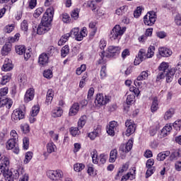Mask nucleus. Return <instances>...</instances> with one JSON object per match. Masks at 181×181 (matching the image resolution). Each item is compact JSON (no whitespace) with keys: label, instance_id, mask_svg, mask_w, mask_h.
<instances>
[{"label":"nucleus","instance_id":"obj_1","mask_svg":"<svg viewBox=\"0 0 181 181\" xmlns=\"http://www.w3.org/2000/svg\"><path fill=\"white\" fill-rule=\"evenodd\" d=\"M0 171L3 173L6 181H14L19 177L18 181H29V174L25 170L23 166H18L16 168L8 170L11 161L9 158L0 154Z\"/></svg>","mask_w":181,"mask_h":181},{"label":"nucleus","instance_id":"obj_2","mask_svg":"<svg viewBox=\"0 0 181 181\" xmlns=\"http://www.w3.org/2000/svg\"><path fill=\"white\" fill-rule=\"evenodd\" d=\"M175 73H176V68L169 69V63L163 62L158 66L156 81H160L165 77L166 83H172Z\"/></svg>","mask_w":181,"mask_h":181},{"label":"nucleus","instance_id":"obj_3","mask_svg":"<svg viewBox=\"0 0 181 181\" xmlns=\"http://www.w3.org/2000/svg\"><path fill=\"white\" fill-rule=\"evenodd\" d=\"M104 52L100 54V59L98 61V64H104L107 62V57H117L121 53V47L110 45L107 47V55H105Z\"/></svg>","mask_w":181,"mask_h":181},{"label":"nucleus","instance_id":"obj_4","mask_svg":"<svg viewBox=\"0 0 181 181\" xmlns=\"http://www.w3.org/2000/svg\"><path fill=\"white\" fill-rule=\"evenodd\" d=\"M54 16V8L53 7L48 8L42 18L41 22L52 26V21Z\"/></svg>","mask_w":181,"mask_h":181},{"label":"nucleus","instance_id":"obj_5","mask_svg":"<svg viewBox=\"0 0 181 181\" xmlns=\"http://www.w3.org/2000/svg\"><path fill=\"white\" fill-rule=\"evenodd\" d=\"M127 28L125 27L121 28L120 25H115L113 29L112 30L110 38L111 40H115V39H119V37L124 35Z\"/></svg>","mask_w":181,"mask_h":181},{"label":"nucleus","instance_id":"obj_6","mask_svg":"<svg viewBox=\"0 0 181 181\" xmlns=\"http://www.w3.org/2000/svg\"><path fill=\"white\" fill-rule=\"evenodd\" d=\"M110 100L111 99L110 98V96L105 95L103 93H98L96 95L95 104L97 107H103V105H107Z\"/></svg>","mask_w":181,"mask_h":181},{"label":"nucleus","instance_id":"obj_7","mask_svg":"<svg viewBox=\"0 0 181 181\" xmlns=\"http://www.w3.org/2000/svg\"><path fill=\"white\" fill-rule=\"evenodd\" d=\"M156 22V13L155 11H148L144 17V23L147 26H153Z\"/></svg>","mask_w":181,"mask_h":181},{"label":"nucleus","instance_id":"obj_8","mask_svg":"<svg viewBox=\"0 0 181 181\" xmlns=\"http://www.w3.org/2000/svg\"><path fill=\"white\" fill-rule=\"evenodd\" d=\"M51 28L52 25L41 22L37 27H33V29L37 35H45V33H47L50 30Z\"/></svg>","mask_w":181,"mask_h":181},{"label":"nucleus","instance_id":"obj_9","mask_svg":"<svg viewBox=\"0 0 181 181\" xmlns=\"http://www.w3.org/2000/svg\"><path fill=\"white\" fill-rule=\"evenodd\" d=\"M6 149L8 151H12L13 153L18 155L20 152L19 146H18V141L13 139H8L6 144Z\"/></svg>","mask_w":181,"mask_h":181},{"label":"nucleus","instance_id":"obj_10","mask_svg":"<svg viewBox=\"0 0 181 181\" xmlns=\"http://www.w3.org/2000/svg\"><path fill=\"white\" fill-rule=\"evenodd\" d=\"M47 176L51 180H60L63 177V171L60 170H49L47 172Z\"/></svg>","mask_w":181,"mask_h":181},{"label":"nucleus","instance_id":"obj_11","mask_svg":"<svg viewBox=\"0 0 181 181\" xmlns=\"http://www.w3.org/2000/svg\"><path fill=\"white\" fill-rule=\"evenodd\" d=\"M126 130V136H131L134 132H135V129L136 128V124L134 123V120L132 119H127L125 122Z\"/></svg>","mask_w":181,"mask_h":181},{"label":"nucleus","instance_id":"obj_12","mask_svg":"<svg viewBox=\"0 0 181 181\" xmlns=\"http://www.w3.org/2000/svg\"><path fill=\"white\" fill-rule=\"evenodd\" d=\"M25 118V113L21 109H16L13 111L11 115L12 121H21V119H23Z\"/></svg>","mask_w":181,"mask_h":181},{"label":"nucleus","instance_id":"obj_13","mask_svg":"<svg viewBox=\"0 0 181 181\" xmlns=\"http://www.w3.org/2000/svg\"><path fill=\"white\" fill-rule=\"evenodd\" d=\"M145 59H148L145 49H141L139 51L138 56L134 59V65L138 66L139 64H141V63H142Z\"/></svg>","mask_w":181,"mask_h":181},{"label":"nucleus","instance_id":"obj_14","mask_svg":"<svg viewBox=\"0 0 181 181\" xmlns=\"http://www.w3.org/2000/svg\"><path fill=\"white\" fill-rule=\"evenodd\" d=\"M118 127V123L115 121H112L109 123V125L107 127V133L110 136H114L115 135V132L117 131V127Z\"/></svg>","mask_w":181,"mask_h":181},{"label":"nucleus","instance_id":"obj_15","mask_svg":"<svg viewBox=\"0 0 181 181\" xmlns=\"http://www.w3.org/2000/svg\"><path fill=\"white\" fill-rule=\"evenodd\" d=\"M134 146V139H130L126 144H122L120 146L119 151L124 153H128L129 151L132 149V146Z\"/></svg>","mask_w":181,"mask_h":181},{"label":"nucleus","instance_id":"obj_16","mask_svg":"<svg viewBox=\"0 0 181 181\" xmlns=\"http://www.w3.org/2000/svg\"><path fill=\"white\" fill-rule=\"evenodd\" d=\"M35 98V88H30L27 89L24 95V101L25 103H30Z\"/></svg>","mask_w":181,"mask_h":181},{"label":"nucleus","instance_id":"obj_17","mask_svg":"<svg viewBox=\"0 0 181 181\" xmlns=\"http://www.w3.org/2000/svg\"><path fill=\"white\" fill-rule=\"evenodd\" d=\"M158 53L161 57H170V56H172L173 54V52H172V49L168 47H160L158 48Z\"/></svg>","mask_w":181,"mask_h":181},{"label":"nucleus","instance_id":"obj_18","mask_svg":"<svg viewBox=\"0 0 181 181\" xmlns=\"http://www.w3.org/2000/svg\"><path fill=\"white\" fill-rule=\"evenodd\" d=\"M100 135H101V127L100 126H98L93 132L88 134V136L91 141H94Z\"/></svg>","mask_w":181,"mask_h":181},{"label":"nucleus","instance_id":"obj_19","mask_svg":"<svg viewBox=\"0 0 181 181\" xmlns=\"http://www.w3.org/2000/svg\"><path fill=\"white\" fill-rule=\"evenodd\" d=\"M12 69H13V64H12V61L8 58H6L1 68L2 71H11Z\"/></svg>","mask_w":181,"mask_h":181},{"label":"nucleus","instance_id":"obj_20","mask_svg":"<svg viewBox=\"0 0 181 181\" xmlns=\"http://www.w3.org/2000/svg\"><path fill=\"white\" fill-rule=\"evenodd\" d=\"M87 35H88V31L87 30V28L83 27L78 32L76 37H75V39L78 42H81V40H83V39H84V37H86V36H87Z\"/></svg>","mask_w":181,"mask_h":181},{"label":"nucleus","instance_id":"obj_21","mask_svg":"<svg viewBox=\"0 0 181 181\" xmlns=\"http://www.w3.org/2000/svg\"><path fill=\"white\" fill-rule=\"evenodd\" d=\"M54 97V90L53 89H48L46 95L45 104L47 105H50L53 101V98Z\"/></svg>","mask_w":181,"mask_h":181},{"label":"nucleus","instance_id":"obj_22","mask_svg":"<svg viewBox=\"0 0 181 181\" xmlns=\"http://www.w3.org/2000/svg\"><path fill=\"white\" fill-rule=\"evenodd\" d=\"M38 63L40 66H46L49 63V55L46 53H42L39 56Z\"/></svg>","mask_w":181,"mask_h":181},{"label":"nucleus","instance_id":"obj_23","mask_svg":"<svg viewBox=\"0 0 181 181\" xmlns=\"http://www.w3.org/2000/svg\"><path fill=\"white\" fill-rule=\"evenodd\" d=\"M63 115V109L61 107H56L51 112L52 118H60Z\"/></svg>","mask_w":181,"mask_h":181},{"label":"nucleus","instance_id":"obj_24","mask_svg":"<svg viewBox=\"0 0 181 181\" xmlns=\"http://www.w3.org/2000/svg\"><path fill=\"white\" fill-rule=\"evenodd\" d=\"M170 156V151H166L159 153L156 156V160H158V162H163L168 156Z\"/></svg>","mask_w":181,"mask_h":181},{"label":"nucleus","instance_id":"obj_25","mask_svg":"<svg viewBox=\"0 0 181 181\" xmlns=\"http://www.w3.org/2000/svg\"><path fill=\"white\" fill-rule=\"evenodd\" d=\"M12 78V74L7 73L6 75L2 76L1 79L0 81V84L1 86H6L11 79Z\"/></svg>","mask_w":181,"mask_h":181},{"label":"nucleus","instance_id":"obj_26","mask_svg":"<svg viewBox=\"0 0 181 181\" xmlns=\"http://www.w3.org/2000/svg\"><path fill=\"white\" fill-rule=\"evenodd\" d=\"M79 110L80 105H78V103H74L69 109V115H70V117H74V115H76L77 112H78Z\"/></svg>","mask_w":181,"mask_h":181},{"label":"nucleus","instance_id":"obj_27","mask_svg":"<svg viewBox=\"0 0 181 181\" xmlns=\"http://www.w3.org/2000/svg\"><path fill=\"white\" fill-rule=\"evenodd\" d=\"M170 131H172V124H165V126L161 130V136L163 138L168 136V135L170 134Z\"/></svg>","mask_w":181,"mask_h":181},{"label":"nucleus","instance_id":"obj_28","mask_svg":"<svg viewBox=\"0 0 181 181\" xmlns=\"http://www.w3.org/2000/svg\"><path fill=\"white\" fill-rule=\"evenodd\" d=\"M158 110H159V102L158 101V98L155 97L152 100L151 111V112H156Z\"/></svg>","mask_w":181,"mask_h":181},{"label":"nucleus","instance_id":"obj_29","mask_svg":"<svg viewBox=\"0 0 181 181\" xmlns=\"http://www.w3.org/2000/svg\"><path fill=\"white\" fill-rule=\"evenodd\" d=\"M117 158H118V151L117 149L115 148L111 150L109 158L110 163H114L115 160H117Z\"/></svg>","mask_w":181,"mask_h":181},{"label":"nucleus","instance_id":"obj_30","mask_svg":"<svg viewBox=\"0 0 181 181\" xmlns=\"http://www.w3.org/2000/svg\"><path fill=\"white\" fill-rule=\"evenodd\" d=\"M126 95V103L127 105H131V104H134V103H135V95H134V93L127 92Z\"/></svg>","mask_w":181,"mask_h":181},{"label":"nucleus","instance_id":"obj_31","mask_svg":"<svg viewBox=\"0 0 181 181\" xmlns=\"http://www.w3.org/2000/svg\"><path fill=\"white\" fill-rule=\"evenodd\" d=\"M107 162V156L104 153H101L98 157V163H95V165H98L101 166V165H105Z\"/></svg>","mask_w":181,"mask_h":181},{"label":"nucleus","instance_id":"obj_32","mask_svg":"<svg viewBox=\"0 0 181 181\" xmlns=\"http://www.w3.org/2000/svg\"><path fill=\"white\" fill-rule=\"evenodd\" d=\"M15 28H16V25H15V23L8 24L4 28L3 31L4 33H12V32L15 30Z\"/></svg>","mask_w":181,"mask_h":181},{"label":"nucleus","instance_id":"obj_33","mask_svg":"<svg viewBox=\"0 0 181 181\" xmlns=\"http://www.w3.org/2000/svg\"><path fill=\"white\" fill-rule=\"evenodd\" d=\"M70 33L63 35L58 41V46H63V45H64V43H66V42H67L69 39H70Z\"/></svg>","mask_w":181,"mask_h":181},{"label":"nucleus","instance_id":"obj_34","mask_svg":"<svg viewBox=\"0 0 181 181\" xmlns=\"http://www.w3.org/2000/svg\"><path fill=\"white\" fill-rule=\"evenodd\" d=\"M127 11H128V6L124 5L117 8L115 11V13L118 16H122L127 12Z\"/></svg>","mask_w":181,"mask_h":181},{"label":"nucleus","instance_id":"obj_35","mask_svg":"<svg viewBox=\"0 0 181 181\" xmlns=\"http://www.w3.org/2000/svg\"><path fill=\"white\" fill-rule=\"evenodd\" d=\"M175 115V109L170 108L168 110H167L164 114V119L165 121H168L172 118Z\"/></svg>","mask_w":181,"mask_h":181},{"label":"nucleus","instance_id":"obj_36","mask_svg":"<svg viewBox=\"0 0 181 181\" xmlns=\"http://www.w3.org/2000/svg\"><path fill=\"white\" fill-rule=\"evenodd\" d=\"M151 76V71H143L138 76L137 80H141L144 81V80H146L148 77Z\"/></svg>","mask_w":181,"mask_h":181},{"label":"nucleus","instance_id":"obj_37","mask_svg":"<svg viewBox=\"0 0 181 181\" xmlns=\"http://www.w3.org/2000/svg\"><path fill=\"white\" fill-rule=\"evenodd\" d=\"M90 158H92V162L95 165L98 163V152L97 150L93 149L90 151Z\"/></svg>","mask_w":181,"mask_h":181},{"label":"nucleus","instance_id":"obj_38","mask_svg":"<svg viewBox=\"0 0 181 181\" xmlns=\"http://www.w3.org/2000/svg\"><path fill=\"white\" fill-rule=\"evenodd\" d=\"M28 30H29V23H28V21L24 20L21 23V30H22V32H23L25 35H27Z\"/></svg>","mask_w":181,"mask_h":181},{"label":"nucleus","instance_id":"obj_39","mask_svg":"<svg viewBox=\"0 0 181 181\" xmlns=\"http://www.w3.org/2000/svg\"><path fill=\"white\" fill-rule=\"evenodd\" d=\"M46 148H47V153H53V152H54V151H56L57 147H56L54 143L50 141L49 143H48L47 144Z\"/></svg>","mask_w":181,"mask_h":181},{"label":"nucleus","instance_id":"obj_40","mask_svg":"<svg viewBox=\"0 0 181 181\" xmlns=\"http://www.w3.org/2000/svg\"><path fill=\"white\" fill-rule=\"evenodd\" d=\"M33 158V153L30 151H28L25 153V159L23 160L24 165H28L30 160H32V158Z\"/></svg>","mask_w":181,"mask_h":181},{"label":"nucleus","instance_id":"obj_41","mask_svg":"<svg viewBox=\"0 0 181 181\" xmlns=\"http://www.w3.org/2000/svg\"><path fill=\"white\" fill-rule=\"evenodd\" d=\"M11 50H12V49L11 48V45H4L1 49L2 56H8V54H9Z\"/></svg>","mask_w":181,"mask_h":181},{"label":"nucleus","instance_id":"obj_42","mask_svg":"<svg viewBox=\"0 0 181 181\" xmlns=\"http://www.w3.org/2000/svg\"><path fill=\"white\" fill-rule=\"evenodd\" d=\"M40 111V107L39 106V105H35L32 107L30 115H32V117H37Z\"/></svg>","mask_w":181,"mask_h":181},{"label":"nucleus","instance_id":"obj_43","mask_svg":"<svg viewBox=\"0 0 181 181\" xmlns=\"http://www.w3.org/2000/svg\"><path fill=\"white\" fill-rule=\"evenodd\" d=\"M86 168L83 163H76L74 165V170L75 172H81Z\"/></svg>","mask_w":181,"mask_h":181},{"label":"nucleus","instance_id":"obj_44","mask_svg":"<svg viewBox=\"0 0 181 181\" xmlns=\"http://www.w3.org/2000/svg\"><path fill=\"white\" fill-rule=\"evenodd\" d=\"M86 122H87V116L83 115V116L81 117V118L79 119V120L78 122V128H80V129H81V128H83V127H84L86 125Z\"/></svg>","mask_w":181,"mask_h":181},{"label":"nucleus","instance_id":"obj_45","mask_svg":"<svg viewBox=\"0 0 181 181\" xmlns=\"http://www.w3.org/2000/svg\"><path fill=\"white\" fill-rule=\"evenodd\" d=\"M154 55H155V47L150 46L147 50V54H146L147 59H151L153 57Z\"/></svg>","mask_w":181,"mask_h":181},{"label":"nucleus","instance_id":"obj_46","mask_svg":"<svg viewBox=\"0 0 181 181\" xmlns=\"http://www.w3.org/2000/svg\"><path fill=\"white\" fill-rule=\"evenodd\" d=\"M16 52L17 54L22 55L26 52V48L24 45H16Z\"/></svg>","mask_w":181,"mask_h":181},{"label":"nucleus","instance_id":"obj_47","mask_svg":"<svg viewBox=\"0 0 181 181\" xmlns=\"http://www.w3.org/2000/svg\"><path fill=\"white\" fill-rule=\"evenodd\" d=\"M89 29H91L92 30V35L93 36H94V35H95V33H97V23L94 22V21H91L89 23Z\"/></svg>","mask_w":181,"mask_h":181},{"label":"nucleus","instance_id":"obj_48","mask_svg":"<svg viewBox=\"0 0 181 181\" xmlns=\"http://www.w3.org/2000/svg\"><path fill=\"white\" fill-rule=\"evenodd\" d=\"M69 52H70V47H69V45H65L62 48V50H61L62 57H66V56H67V54H69Z\"/></svg>","mask_w":181,"mask_h":181},{"label":"nucleus","instance_id":"obj_49","mask_svg":"<svg viewBox=\"0 0 181 181\" xmlns=\"http://www.w3.org/2000/svg\"><path fill=\"white\" fill-rule=\"evenodd\" d=\"M85 5L87 8H90L93 12H95V10L97 9V6L95 5V4H94V1H88L85 3Z\"/></svg>","mask_w":181,"mask_h":181},{"label":"nucleus","instance_id":"obj_50","mask_svg":"<svg viewBox=\"0 0 181 181\" xmlns=\"http://www.w3.org/2000/svg\"><path fill=\"white\" fill-rule=\"evenodd\" d=\"M62 21L64 23H70V16L67 13H64L60 16Z\"/></svg>","mask_w":181,"mask_h":181},{"label":"nucleus","instance_id":"obj_51","mask_svg":"<svg viewBox=\"0 0 181 181\" xmlns=\"http://www.w3.org/2000/svg\"><path fill=\"white\" fill-rule=\"evenodd\" d=\"M70 134L72 136H77V135H80V134H81V132H80L78 127H71Z\"/></svg>","mask_w":181,"mask_h":181},{"label":"nucleus","instance_id":"obj_52","mask_svg":"<svg viewBox=\"0 0 181 181\" xmlns=\"http://www.w3.org/2000/svg\"><path fill=\"white\" fill-rule=\"evenodd\" d=\"M10 139L17 141V142L19 141V135H18V132H16V130H11L10 132Z\"/></svg>","mask_w":181,"mask_h":181},{"label":"nucleus","instance_id":"obj_53","mask_svg":"<svg viewBox=\"0 0 181 181\" xmlns=\"http://www.w3.org/2000/svg\"><path fill=\"white\" fill-rule=\"evenodd\" d=\"M29 144H30L29 138L24 137L23 139V148L25 151H28V149H29Z\"/></svg>","mask_w":181,"mask_h":181},{"label":"nucleus","instance_id":"obj_54","mask_svg":"<svg viewBox=\"0 0 181 181\" xmlns=\"http://www.w3.org/2000/svg\"><path fill=\"white\" fill-rule=\"evenodd\" d=\"M21 129L23 134H29L30 132V128L29 127V124H24L21 125Z\"/></svg>","mask_w":181,"mask_h":181},{"label":"nucleus","instance_id":"obj_55","mask_svg":"<svg viewBox=\"0 0 181 181\" xmlns=\"http://www.w3.org/2000/svg\"><path fill=\"white\" fill-rule=\"evenodd\" d=\"M80 13V9L76 8L74 11H72L71 16L74 21H77L78 19V15Z\"/></svg>","mask_w":181,"mask_h":181},{"label":"nucleus","instance_id":"obj_56","mask_svg":"<svg viewBox=\"0 0 181 181\" xmlns=\"http://www.w3.org/2000/svg\"><path fill=\"white\" fill-rule=\"evenodd\" d=\"M20 37H21V34L19 33H17L15 34L13 37H11L8 39V42L10 43H15V42H18V40H19Z\"/></svg>","mask_w":181,"mask_h":181},{"label":"nucleus","instance_id":"obj_57","mask_svg":"<svg viewBox=\"0 0 181 181\" xmlns=\"http://www.w3.org/2000/svg\"><path fill=\"white\" fill-rule=\"evenodd\" d=\"M128 179L132 180L133 179H135V175L131 173H128L127 175L122 176V181H127Z\"/></svg>","mask_w":181,"mask_h":181},{"label":"nucleus","instance_id":"obj_58","mask_svg":"<svg viewBox=\"0 0 181 181\" xmlns=\"http://www.w3.org/2000/svg\"><path fill=\"white\" fill-rule=\"evenodd\" d=\"M87 69V66H86V64L81 65L80 67L76 69V73L77 76L81 75V73H83V71H86Z\"/></svg>","mask_w":181,"mask_h":181},{"label":"nucleus","instance_id":"obj_59","mask_svg":"<svg viewBox=\"0 0 181 181\" xmlns=\"http://www.w3.org/2000/svg\"><path fill=\"white\" fill-rule=\"evenodd\" d=\"M43 75L45 78L50 79L52 77H53V71H52L50 69L45 70Z\"/></svg>","mask_w":181,"mask_h":181},{"label":"nucleus","instance_id":"obj_60","mask_svg":"<svg viewBox=\"0 0 181 181\" xmlns=\"http://www.w3.org/2000/svg\"><path fill=\"white\" fill-rule=\"evenodd\" d=\"M42 13H43V8L40 7L35 11L33 16L34 18H37L42 15Z\"/></svg>","mask_w":181,"mask_h":181},{"label":"nucleus","instance_id":"obj_61","mask_svg":"<svg viewBox=\"0 0 181 181\" xmlns=\"http://www.w3.org/2000/svg\"><path fill=\"white\" fill-rule=\"evenodd\" d=\"M100 76L101 78H105L107 77V67L105 66L101 67Z\"/></svg>","mask_w":181,"mask_h":181},{"label":"nucleus","instance_id":"obj_62","mask_svg":"<svg viewBox=\"0 0 181 181\" xmlns=\"http://www.w3.org/2000/svg\"><path fill=\"white\" fill-rule=\"evenodd\" d=\"M121 72L124 74V76L126 77H127V76H129V74H131V73H132V69H131V67H128V68H123L121 70Z\"/></svg>","mask_w":181,"mask_h":181},{"label":"nucleus","instance_id":"obj_63","mask_svg":"<svg viewBox=\"0 0 181 181\" xmlns=\"http://www.w3.org/2000/svg\"><path fill=\"white\" fill-rule=\"evenodd\" d=\"M173 128H175V129L176 131H180V129H181V120L175 121L173 123Z\"/></svg>","mask_w":181,"mask_h":181},{"label":"nucleus","instance_id":"obj_64","mask_svg":"<svg viewBox=\"0 0 181 181\" xmlns=\"http://www.w3.org/2000/svg\"><path fill=\"white\" fill-rule=\"evenodd\" d=\"M175 23L177 25V26H181V15L177 14L175 17Z\"/></svg>","mask_w":181,"mask_h":181}]
</instances>
